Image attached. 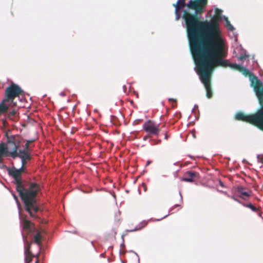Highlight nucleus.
Instances as JSON below:
<instances>
[{"label": "nucleus", "mask_w": 263, "mask_h": 263, "mask_svg": "<svg viewBox=\"0 0 263 263\" xmlns=\"http://www.w3.org/2000/svg\"><path fill=\"white\" fill-rule=\"evenodd\" d=\"M208 0H190L187 6L195 11L191 13L184 10L182 18L186 27L191 52L197 57L217 58V62L222 63L220 57H224L223 41L219 26L222 11L215 9V15L209 22L202 21L200 16L204 12Z\"/></svg>", "instance_id": "obj_1"}, {"label": "nucleus", "mask_w": 263, "mask_h": 263, "mask_svg": "<svg viewBox=\"0 0 263 263\" xmlns=\"http://www.w3.org/2000/svg\"><path fill=\"white\" fill-rule=\"evenodd\" d=\"M223 51L224 57H220L219 58L222 63L217 62V58L209 55V58L197 57L191 52L194 62L196 66L197 73L199 76L201 82L203 84L206 90V96L208 98H211L213 96V92L211 87V76L214 68L221 66L223 67H230L239 71L241 66L237 64H229L228 61L224 60L227 56V52L225 49L224 41H223Z\"/></svg>", "instance_id": "obj_2"}, {"label": "nucleus", "mask_w": 263, "mask_h": 263, "mask_svg": "<svg viewBox=\"0 0 263 263\" xmlns=\"http://www.w3.org/2000/svg\"><path fill=\"white\" fill-rule=\"evenodd\" d=\"M16 190L24 203L26 211L31 217L36 218V213L39 210L37 204V195L40 191V185L36 183L25 181L20 188Z\"/></svg>", "instance_id": "obj_3"}, {"label": "nucleus", "mask_w": 263, "mask_h": 263, "mask_svg": "<svg viewBox=\"0 0 263 263\" xmlns=\"http://www.w3.org/2000/svg\"><path fill=\"white\" fill-rule=\"evenodd\" d=\"M23 93L24 91L21 87L12 82L6 88L5 98L0 103V114L7 112L11 104L16 105L17 103L14 101L15 98Z\"/></svg>", "instance_id": "obj_4"}, {"label": "nucleus", "mask_w": 263, "mask_h": 263, "mask_svg": "<svg viewBox=\"0 0 263 263\" xmlns=\"http://www.w3.org/2000/svg\"><path fill=\"white\" fill-rule=\"evenodd\" d=\"M10 130L5 133V137L7 140L6 142H2L0 145H4L9 154L13 159H15L17 154L20 152L22 147L25 142V139L21 135H9Z\"/></svg>", "instance_id": "obj_5"}, {"label": "nucleus", "mask_w": 263, "mask_h": 263, "mask_svg": "<svg viewBox=\"0 0 263 263\" xmlns=\"http://www.w3.org/2000/svg\"><path fill=\"white\" fill-rule=\"evenodd\" d=\"M235 118L237 120L249 123L263 130V108L256 114L250 115L239 112L236 115Z\"/></svg>", "instance_id": "obj_6"}, {"label": "nucleus", "mask_w": 263, "mask_h": 263, "mask_svg": "<svg viewBox=\"0 0 263 263\" xmlns=\"http://www.w3.org/2000/svg\"><path fill=\"white\" fill-rule=\"evenodd\" d=\"M2 115H5V117H6L7 119L9 120L14 122H17L20 118L17 104L16 105L11 104L7 112L3 114H0V116Z\"/></svg>", "instance_id": "obj_7"}, {"label": "nucleus", "mask_w": 263, "mask_h": 263, "mask_svg": "<svg viewBox=\"0 0 263 263\" xmlns=\"http://www.w3.org/2000/svg\"><path fill=\"white\" fill-rule=\"evenodd\" d=\"M143 129L147 133L158 136L160 130L159 125H156L154 122L149 120L143 125Z\"/></svg>", "instance_id": "obj_8"}, {"label": "nucleus", "mask_w": 263, "mask_h": 263, "mask_svg": "<svg viewBox=\"0 0 263 263\" xmlns=\"http://www.w3.org/2000/svg\"><path fill=\"white\" fill-rule=\"evenodd\" d=\"M7 171L9 176L12 177L14 179L16 189L20 188V186L24 184V182L22 181V176L18 171H17V169L14 167H12L11 168H8Z\"/></svg>", "instance_id": "obj_9"}, {"label": "nucleus", "mask_w": 263, "mask_h": 263, "mask_svg": "<svg viewBox=\"0 0 263 263\" xmlns=\"http://www.w3.org/2000/svg\"><path fill=\"white\" fill-rule=\"evenodd\" d=\"M186 0H178L176 4H173V6L175 8V14L176 17V20L178 21L181 18V13L180 11L181 9L185 7H187L189 9L193 10L192 8H189L187 5L190 2L189 1L187 4H185Z\"/></svg>", "instance_id": "obj_10"}, {"label": "nucleus", "mask_w": 263, "mask_h": 263, "mask_svg": "<svg viewBox=\"0 0 263 263\" xmlns=\"http://www.w3.org/2000/svg\"><path fill=\"white\" fill-rule=\"evenodd\" d=\"M256 83L254 86V90L260 103L263 102V85L260 81L254 77Z\"/></svg>", "instance_id": "obj_11"}, {"label": "nucleus", "mask_w": 263, "mask_h": 263, "mask_svg": "<svg viewBox=\"0 0 263 263\" xmlns=\"http://www.w3.org/2000/svg\"><path fill=\"white\" fill-rule=\"evenodd\" d=\"M236 194L240 198L246 200L251 196L252 191L242 186H238L236 189Z\"/></svg>", "instance_id": "obj_12"}, {"label": "nucleus", "mask_w": 263, "mask_h": 263, "mask_svg": "<svg viewBox=\"0 0 263 263\" xmlns=\"http://www.w3.org/2000/svg\"><path fill=\"white\" fill-rule=\"evenodd\" d=\"M199 178L198 173L193 171L186 172L183 175L182 180L185 182H193Z\"/></svg>", "instance_id": "obj_13"}, {"label": "nucleus", "mask_w": 263, "mask_h": 263, "mask_svg": "<svg viewBox=\"0 0 263 263\" xmlns=\"http://www.w3.org/2000/svg\"><path fill=\"white\" fill-rule=\"evenodd\" d=\"M17 157L21 159L22 166L25 167L27 164V161L31 159L30 153L26 152L25 151H20V152L17 154V156L16 157V158Z\"/></svg>", "instance_id": "obj_14"}, {"label": "nucleus", "mask_w": 263, "mask_h": 263, "mask_svg": "<svg viewBox=\"0 0 263 263\" xmlns=\"http://www.w3.org/2000/svg\"><path fill=\"white\" fill-rule=\"evenodd\" d=\"M26 242L28 243V246L25 248V263H31L34 257V254H32L30 250L31 243H29L27 241Z\"/></svg>", "instance_id": "obj_15"}, {"label": "nucleus", "mask_w": 263, "mask_h": 263, "mask_svg": "<svg viewBox=\"0 0 263 263\" xmlns=\"http://www.w3.org/2000/svg\"><path fill=\"white\" fill-rule=\"evenodd\" d=\"M9 156H10V155L9 154L6 148L4 147V145H0V164L3 163V157Z\"/></svg>", "instance_id": "obj_16"}, {"label": "nucleus", "mask_w": 263, "mask_h": 263, "mask_svg": "<svg viewBox=\"0 0 263 263\" xmlns=\"http://www.w3.org/2000/svg\"><path fill=\"white\" fill-rule=\"evenodd\" d=\"M35 141V139L25 140L24 148L22 151H25L26 152L30 153V144Z\"/></svg>", "instance_id": "obj_17"}, {"label": "nucleus", "mask_w": 263, "mask_h": 263, "mask_svg": "<svg viewBox=\"0 0 263 263\" xmlns=\"http://www.w3.org/2000/svg\"><path fill=\"white\" fill-rule=\"evenodd\" d=\"M22 224L24 229H29L31 227L32 223L30 221L26 219V216L21 215Z\"/></svg>", "instance_id": "obj_18"}, {"label": "nucleus", "mask_w": 263, "mask_h": 263, "mask_svg": "<svg viewBox=\"0 0 263 263\" xmlns=\"http://www.w3.org/2000/svg\"><path fill=\"white\" fill-rule=\"evenodd\" d=\"M42 238V236L40 233H37L34 236V243H36L39 246L40 249H41Z\"/></svg>", "instance_id": "obj_19"}, {"label": "nucleus", "mask_w": 263, "mask_h": 263, "mask_svg": "<svg viewBox=\"0 0 263 263\" xmlns=\"http://www.w3.org/2000/svg\"><path fill=\"white\" fill-rule=\"evenodd\" d=\"M241 204L246 208L250 209L252 211L257 212L259 210L258 208L255 207L254 205H253L252 203H241Z\"/></svg>", "instance_id": "obj_20"}, {"label": "nucleus", "mask_w": 263, "mask_h": 263, "mask_svg": "<svg viewBox=\"0 0 263 263\" xmlns=\"http://www.w3.org/2000/svg\"><path fill=\"white\" fill-rule=\"evenodd\" d=\"M226 25L227 28L230 31H233L234 30V27L231 24L230 22L228 20V18H226Z\"/></svg>", "instance_id": "obj_21"}, {"label": "nucleus", "mask_w": 263, "mask_h": 263, "mask_svg": "<svg viewBox=\"0 0 263 263\" xmlns=\"http://www.w3.org/2000/svg\"><path fill=\"white\" fill-rule=\"evenodd\" d=\"M239 71L241 72L246 76H247L250 73V71L247 69L242 66L241 68L239 69Z\"/></svg>", "instance_id": "obj_22"}, {"label": "nucleus", "mask_w": 263, "mask_h": 263, "mask_svg": "<svg viewBox=\"0 0 263 263\" xmlns=\"http://www.w3.org/2000/svg\"><path fill=\"white\" fill-rule=\"evenodd\" d=\"M147 224V222L143 221L140 224L139 227L136 228L134 230H139L140 229H143Z\"/></svg>", "instance_id": "obj_23"}, {"label": "nucleus", "mask_w": 263, "mask_h": 263, "mask_svg": "<svg viewBox=\"0 0 263 263\" xmlns=\"http://www.w3.org/2000/svg\"><path fill=\"white\" fill-rule=\"evenodd\" d=\"M40 255V250L36 255H34V257H35L36 258V260L34 263H39Z\"/></svg>", "instance_id": "obj_24"}, {"label": "nucleus", "mask_w": 263, "mask_h": 263, "mask_svg": "<svg viewBox=\"0 0 263 263\" xmlns=\"http://www.w3.org/2000/svg\"><path fill=\"white\" fill-rule=\"evenodd\" d=\"M25 168V167H23L22 166V167L20 168L17 169V171H18V172H20V174L22 175L23 173L24 172Z\"/></svg>", "instance_id": "obj_25"}, {"label": "nucleus", "mask_w": 263, "mask_h": 263, "mask_svg": "<svg viewBox=\"0 0 263 263\" xmlns=\"http://www.w3.org/2000/svg\"><path fill=\"white\" fill-rule=\"evenodd\" d=\"M248 57V55H247L246 54L241 55L239 57V59L241 61H242L245 60Z\"/></svg>", "instance_id": "obj_26"}, {"label": "nucleus", "mask_w": 263, "mask_h": 263, "mask_svg": "<svg viewBox=\"0 0 263 263\" xmlns=\"http://www.w3.org/2000/svg\"><path fill=\"white\" fill-rule=\"evenodd\" d=\"M7 118L6 117H5V118L3 119L2 121H3V125L5 126V127H6L7 125Z\"/></svg>", "instance_id": "obj_27"}, {"label": "nucleus", "mask_w": 263, "mask_h": 263, "mask_svg": "<svg viewBox=\"0 0 263 263\" xmlns=\"http://www.w3.org/2000/svg\"><path fill=\"white\" fill-rule=\"evenodd\" d=\"M168 101H169L170 102H171V101L173 102L175 104V106H175V107H176V106H177V100H176V99H173V98H170V99H168Z\"/></svg>", "instance_id": "obj_28"}, {"label": "nucleus", "mask_w": 263, "mask_h": 263, "mask_svg": "<svg viewBox=\"0 0 263 263\" xmlns=\"http://www.w3.org/2000/svg\"><path fill=\"white\" fill-rule=\"evenodd\" d=\"M232 199H233V200H234L235 201L240 203L241 204V203H242V202H241L240 200H239L238 199H237L236 197H235L234 196H232L231 197Z\"/></svg>", "instance_id": "obj_29"}, {"label": "nucleus", "mask_w": 263, "mask_h": 263, "mask_svg": "<svg viewBox=\"0 0 263 263\" xmlns=\"http://www.w3.org/2000/svg\"><path fill=\"white\" fill-rule=\"evenodd\" d=\"M13 197H14V198L16 200V201L17 202H18L17 197L16 195H13Z\"/></svg>", "instance_id": "obj_30"}, {"label": "nucleus", "mask_w": 263, "mask_h": 263, "mask_svg": "<svg viewBox=\"0 0 263 263\" xmlns=\"http://www.w3.org/2000/svg\"><path fill=\"white\" fill-rule=\"evenodd\" d=\"M165 139L167 140L168 139V136L166 134H165Z\"/></svg>", "instance_id": "obj_31"}, {"label": "nucleus", "mask_w": 263, "mask_h": 263, "mask_svg": "<svg viewBox=\"0 0 263 263\" xmlns=\"http://www.w3.org/2000/svg\"><path fill=\"white\" fill-rule=\"evenodd\" d=\"M260 162L262 163H263V158H261L260 160H259Z\"/></svg>", "instance_id": "obj_32"}, {"label": "nucleus", "mask_w": 263, "mask_h": 263, "mask_svg": "<svg viewBox=\"0 0 263 263\" xmlns=\"http://www.w3.org/2000/svg\"><path fill=\"white\" fill-rule=\"evenodd\" d=\"M179 194H180V196L181 197V201L182 202V197L181 194V193H180Z\"/></svg>", "instance_id": "obj_33"}, {"label": "nucleus", "mask_w": 263, "mask_h": 263, "mask_svg": "<svg viewBox=\"0 0 263 263\" xmlns=\"http://www.w3.org/2000/svg\"><path fill=\"white\" fill-rule=\"evenodd\" d=\"M147 139V137H146V136L143 137V140H145V141Z\"/></svg>", "instance_id": "obj_34"}, {"label": "nucleus", "mask_w": 263, "mask_h": 263, "mask_svg": "<svg viewBox=\"0 0 263 263\" xmlns=\"http://www.w3.org/2000/svg\"><path fill=\"white\" fill-rule=\"evenodd\" d=\"M151 162L149 161H147V163H146V165H148L150 164Z\"/></svg>", "instance_id": "obj_35"}, {"label": "nucleus", "mask_w": 263, "mask_h": 263, "mask_svg": "<svg viewBox=\"0 0 263 263\" xmlns=\"http://www.w3.org/2000/svg\"><path fill=\"white\" fill-rule=\"evenodd\" d=\"M176 206H180V205H179V204H176Z\"/></svg>", "instance_id": "obj_36"}]
</instances>
